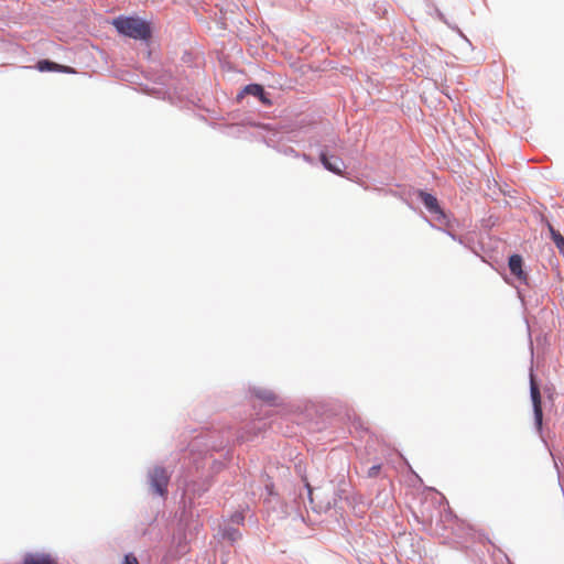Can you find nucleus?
<instances>
[{
	"label": "nucleus",
	"instance_id": "1",
	"mask_svg": "<svg viewBox=\"0 0 564 564\" xmlns=\"http://www.w3.org/2000/svg\"><path fill=\"white\" fill-rule=\"evenodd\" d=\"M112 24L124 36L144 41L151 37L149 23L139 18L119 17L112 21Z\"/></svg>",
	"mask_w": 564,
	"mask_h": 564
},
{
	"label": "nucleus",
	"instance_id": "2",
	"mask_svg": "<svg viewBox=\"0 0 564 564\" xmlns=\"http://www.w3.org/2000/svg\"><path fill=\"white\" fill-rule=\"evenodd\" d=\"M150 485L153 491L160 496H164L167 492V485L170 476L167 471L162 467H154L150 474Z\"/></svg>",
	"mask_w": 564,
	"mask_h": 564
},
{
	"label": "nucleus",
	"instance_id": "9",
	"mask_svg": "<svg viewBox=\"0 0 564 564\" xmlns=\"http://www.w3.org/2000/svg\"><path fill=\"white\" fill-rule=\"evenodd\" d=\"M36 68L40 72H57L59 70L61 65L47 59H43L37 62Z\"/></svg>",
	"mask_w": 564,
	"mask_h": 564
},
{
	"label": "nucleus",
	"instance_id": "12",
	"mask_svg": "<svg viewBox=\"0 0 564 564\" xmlns=\"http://www.w3.org/2000/svg\"><path fill=\"white\" fill-rule=\"evenodd\" d=\"M122 564H139V562L134 555L128 554L124 556V561Z\"/></svg>",
	"mask_w": 564,
	"mask_h": 564
},
{
	"label": "nucleus",
	"instance_id": "3",
	"mask_svg": "<svg viewBox=\"0 0 564 564\" xmlns=\"http://www.w3.org/2000/svg\"><path fill=\"white\" fill-rule=\"evenodd\" d=\"M530 393H531V400H532V404H533L535 426L539 431H541L542 419H543L542 399H541L539 386L536 384V382L534 380V376L532 373L530 376Z\"/></svg>",
	"mask_w": 564,
	"mask_h": 564
},
{
	"label": "nucleus",
	"instance_id": "5",
	"mask_svg": "<svg viewBox=\"0 0 564 564\" xmlns=\"http://www.w3.org/2000/svg\"><path fill=\"white\" fill-rule=\"evenodd\" d=\"M508 264H509V269H510L511 273L519 281H522V282L527 281V273L522 270L523 261H522V258L519 254H512L509 258V263Z\"/></svg>",
	"mask_w": 564,
	"mask_h": 564
},
{
	"label": "nucleus",
	"instance_id": "6",
	"mask_svg": "<svg viewBox=\"0 0 564 564\" xmlns=\"http://www.w3.org/2000/svg\"><path fill=\"white\" fill-rule=\"evenodd\" d=\"M22 564H57V561L46 553H28Z\"/></svg>",
	"mask_w": 564,
	"mask_h": 564
},
{
	"label": "nucleus",
	"instance_id": "4",
	"mask_svg": "<svg viewBox=\"0 0 564 564\" xmlns=\"http://www.w3.org/2000/svg\"><path fill=\"white\" fill-rule=\"evenodd\" d=\"M419 197L421 198L422 203L424 204V206L433 214H436L438 215V217H442L444 218L445 217V214L444 212L442 210V208L440 207L438 205V200L435 196H433L432 194L430 193H426V192H423L421 191L419 193Z\"/></svg>",
	"mask_w": 564,
	"mask_h": 564
},
{
	"label": "nucleus",
	"instance_id": "10",
	"mask_svg": "<svg viewBox=\"0 0 564 564\" xmlns=\"http://www.w3.org/2000/svg\"><path fill=\"white\" fill-rule=\"evenodd\" d=\"M551 237L560 251L564 250V237L549 224Z\"/></svg>",
	"mask_w": 564,
	"mask_h": 564
},
{
	"label": "nucleus",
	"instance_id": "11",
	"mask_svg": "<svg viewBox=\"0 0 564 564\" xmlns=\"http://www.w3.org/2000/svg\"><path fill=\"white\" fill-rule=\"evenodd\" d=\"M259 398H261L270 403H273L276 400L275 394L270 391L262 392L261 394H259Z\"/></svg>",
	"mask_w": 564,
	"mask_h": 564
},
{
	"label": "nucleus",
	"instance_id": "8",
	"mask_svg": "<svg viewBox=\"0 0 564 564\" xmlns=\"http://www.w3.org/2000/svg\"><path fill=\"white\" fill-rule=\"evenodd\" d=\"M245 91L247 94L259 97L263 104H270V101L264 97L263 87L259 84H250V85L246 86Z\"/></svg>",
	"mask_w": 564,
	"mask_h": 564
},
{
	"label": "nucleus",
	"instance_id": "7",
	"mask_svg": "<svg viewBox=\"0 0 564 564\" xmlns=\"http://www.w3.org/2000/svg\"><path fill=\"white\" fill-rule=\"evenodd\" d=\"M319 160L326 170L337 175H343L341 166L344 163L340 159L336 158L335 161L332 162L330 158H328L325 153H321Z\"/></svg>",
	"mask_w": 564,
	"mask_h": 564
},
{
	"label": "nucleus",
	"instance_id": "13",
	"mask_svg": "<svg viewBox=\"0 0 564 564\" xmlns=\"http://www.w3.org/2000/svg\"><path fill=\"white\" fill-rule=\"evenodd\" d=\"M380 469H381V466H380V465L372 466V467L369 469L368 475H369L370 477H375V476H377V475L379 474Z\"/></svg>",
	"mask_w": 564,
	"mask_h": 564
},
{
	"label": "nucleus",
	"instance_id": "14",
	"mask_svg": "<svg viewBox=\"0 0 564 564\" xmlns=\"http://www.w3.org/2000/svg\"><path fill=\"white\" fill-rule=\"evenodd\" d=\"M58 72H62V73H69V74H74L76 73L74 68L69 67V66H64V65H61V68Z\"/></svg>",
	"mask_w": 564,
	"mask_h": 564
}]
</instances>
